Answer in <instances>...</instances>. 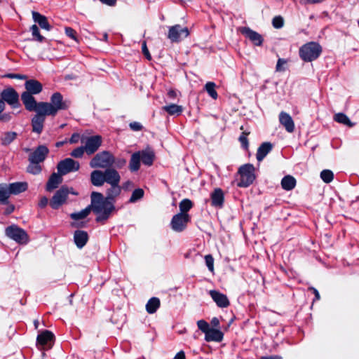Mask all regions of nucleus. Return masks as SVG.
Listing matches in <instances>:
<instances>
[{
    "instance_id": "nucleus-7",
    "label": "nucleus",
    "mask_w": 359,
    "mask_h": 359,
    "mask_svg": "<svg viewBox=\"0 0 359 359\" xmlns=\"http://www.w3.org/2000/svg\"><path fill=\"white\" fill-rule=\"evenodd\" d=\"M69 194H75L72 188H69L67 186H62L58 189L52 197L50 205L53 209L59 208L63 203H65Z\"/></svg>"
},
{
    "instance_id": "nucleus-22",
    "label": "nucleus",
    "mask_w": 359,
    "mask_h": 359,
    "mask_svg": "<svg viewBox=\"0 0 359 359\" xmlns=\"http://www.w3.org/2000/svg\"><path fill=\"white\" fill-rule=\"evenodd\" d=\"M211 205L214 207L222 208L224 201V192L220 188L215 189L210 194Z\"/></svg>"
},
{
    "instance_id": "nucleus-36",
    "label": "nucleus",
    "mask_w": 359,
    "mask_h": 359,
    "mask_svg": "<svg viewBox=\"0 0 359 359\" xmlns=\"http://www.w3.org/2000/svg\"><path fill=\"white\" fill-rule=\"evenodd\" d=\"M163 109L166 111L170 115H180L183 111V108L182 106L172 104L170 105H166L163 107Z\"/></svg>"
},
{
    "instance_id": "nucleus-48",
    "label": "nucleus",
    "mask_w": 359,
    "mask_h": 359,
    "mask_svg": "<svg viewBox=\"0 0 359 359\" xmlns=\"http://www.w3.org/2000/svg\"><path fill=\"white\" fill-rule=\"evenodd\" d=\"M84 152H86V149L83 146H81L74 149L70 155L74 158H81Z\"/></svg>"
},
{
    "instance_id": "nucleus-44",
    "label": "nucleus",
    "mask_w": 359,
    "mask_h": 359,
    "mask_svg": "<svg viewBox=\"0 0 359 359\" xmlns=\"http://www.w3.org/2000/svg\"><path fill=\"white\" fill-rule=\"evenodd\" d=\"M320 178L324 182L330 183L334 179V174L330 170H323L320 172Z\"/></svg>"
},
{
    "instance_id": "nucleus-18",
    "label": "nucleus",
    "mask_w": 359,
    "mask_h": 359,
    "mask_svg": "<svg viewBox=\"0 0 359 359\" xmlns=\"http://www.w3.org/2000/svg\"><path fill=\"white\" fill-rule=\"evenodd\" d=\"M104 182L110 185H118L121 181V176L118 172L112 168L105 169L104 171Z\"/></svg>"
},
{
    "instance_id": "nucleus-16",
    "label": "nucleus",
    "mask_w": 359,
    "mask_h": 359,
    "mask_svg": "<svg viewBox=\"0 0 359 359\" xmlns=\"http://www.w3.org/2000/svg\"><path fill=\"white\" fill-rule=\"evenodd\" d=\"M21 100L25 105V109L29 111H39L40 102H37L35 98L29 93H22Z\"/></svg>"
},
{
    "instance_id": "nucleus-24",
    "label": "nucleus",
    "mask_w": 359,
    "mask_h": 359,
    "mask_svg": "<svg viewBox=\"0 0 359 359\" xmlns=\"http://www.w3.org/2000/svg\"><path fill=\"white\" fill-rule=\"evenodd\" d=\"M62 175H60V174L53 172L49 177L46 186V189L48 191H51L53 189L58 187V186L62 183Z\"/></svg>"
},
{
    "instance_id": "nucleus-40",
    "label": "nucleus",
    "mask_w": 359,
    "mask_h": 359,
    "mask_svg": "<svg viewBox=\"0 0 359 359\" xmlns=\"http://www.w3.org/2000/svg\"><path fill=\"white\" fill-rule=\"evenodd\" d=\"M6 104L4 100L0 98V121L8 122L11 119V113H4Z\"/></svg>"
},
{
    "instance_id": "nucleus-3",
    "label": "nucleus",
    "mask_w": 359,
    "mask_h": 359,
    "mask_svg": "<svg viewBox=\"0 0 359 359\" xmlns=\"http://www.w3.org/2000/svg\"><path fill=\"white\" fill-rule=\"evenodd\" d=\"M322 53L321 46L314 41L308 42L300 47L299 55L300 58L306 62L316 60Z\"/></svg>"
},
{
    "instance_id": "nucleus-25",
    "label": "nucleus",
    "mask_w": 359,
    "mask_h": 359,
    "mask_svg": "<svg viewBox=\"0 0 359 359\" xmlns=\"http://www.w3.org/2000/svg\"><path fill=\"white\" fill-rule=\"evenodd\" d=\"M224 334L218 329L210 328V330L205 334V340L206 341H216L220 342L222 341Z\"/></svg>"
},
{
    "instance_id": "nucleus-10",
    "label": "nucleus",
    "mask_w": 359,
    "mask_h": 359,
    "mask_svg": "<svg viewBox=\"0 0 359 359\" xmlns=\"http://www.w3.org/2000/svg\"><path fill=\"white\" fill-rule=\"evenodd\" d=\"M190 220L191 217L189 214L177 213L172 217L170 226L173 231L182 232L187 228Z\"/></svg>"
},
{
    "instance_id": "nucleus-20",
    "label": "nucleus",
    "mask_w": 359,
    "mask_h": 359,
    "mask_svg": "<svg viewBox=\"0 0 359 359\" xmlns=\"http://www.w3.org/2000/svg\"><path fill=\"white\" fill-rule=\"evenodd\" d=\"M279 121L287 132L292 133L294 130V123L289 114L281 111L279 114Z\"/></svg>"
},
{
    "instance_id": "nucleus-1",
    "label": "nucleus",
    "mask_w": 359,
    "mask_h": 359,
    "mask_svg": "<svg viewBox=\"0 0 359 359\" xmlns=\"http://www.w3.org/2000/svg\"><path fill=\"white\" fill-rule=\"evenodd\" d=\"M90 208L94 213L97 214V222L107 220L114 209V205L109 201L103 197L101 193L93 191L90 196Z\"/></svg>"
},
{
    "instance_id": "nucleus-39",
    "label": "nucleus",
    "mask_w": 359,
    "mask_h": 359,
    "mask_svg": "<svg viewBox=\"0 0 359 359\" xmlns=\"http://www.w3.org/2000/svg\"><path fill=\"white\" fill-rule=\"evenodd\" d=\"M91 210V208L89 205L80 212L72 213L70 217L74 220L82 219L86 218L90 214Z\"/></svg>"
},
{
    "instance_id": "nucleus-13",
    "label": "nucleus",
    "mask_w": 359,
    "mask_h": 359,
    "mask_svg": "<svg viewBox=\"0 0 359 359\" xmlns=\"http://www.w3.org/2000/svg\"><path fill=\"white\" fill-rule=\"evenodd\" d=\"M26 151H30L28 161L29 163H42L47 157L49 149L45 145H39L33 151L29 149H25Z\"/></svg>"
},
{
    "instance_id": "nucleus-21",
    "label": "nucleus",
    "mask_w": 359,
    "mask_h": 359,
    "mask_svg": "<svg viewBox=\"0 0 359 359\" xmlns=\"http://www.w3.org/2000/svg\"><path fill=\"white\" fill-rule=\"evenodd\" d=\"M26 91L25 93H29L32 95H36L42 91V84L35 79L27 80L25 83Z\"/></svg>"
},
{
    "instance_id": "nucleus-5",
    "label": "nucleus",
    "mask_w": 359,
    "mask_h": 359,
    "mask_svg": "<svg viewBox=\"0 0 359 359\" xmlns=\"http://www.w3.org/2000/svg\"><path fill=\"white\" fill-rule=\"evenodd\" d=\"M240 175V181L237 185L239 187H248L252 184L255 180V167L253 165L247 163L241 165L238 171Z\"/></svg>"
},
{
    "instance_id": "nucleus-49",
    "label": "nucleus",
    "mask_w": 359,
    "mask_h": 359,
    "mask_svg": "<svg viewBox=\"0 0 359 359\" xmlns=\"http://www.w3.org/2000/svg\"><path fill=\"white\" fill-rule=\"evenodd\" d=\"M198 329L205 334L210 330V325L204 320H200L197 322Z\"/></svg>"
},
{
    "instance_id": "nucleus-34",
    "label": "nucleus",
    "mask_w": 359,
    "mask_h": 359,
    "mask_svg": "<svg viewBox=\"0 0 359 359\" xmlns=\"http://www.w3.org/2000/svg\"><path fill=\"white\" fill-rule=\"evenodd\" d=\"M160 306V300L157 297L151 298L146 304V310L149 313H154Z\"/></svg>"
},
{
    "instance_id": "nucleus-2",
    "label": "nucleus",
    "mask_w": 359,
    "mask_h": 359,
    "mask_svg": "<svg viewBox=\"0 0 359 359\" xmlns=\"http://www.w3.org/2000/svg\"><path fill=\"white\" fill-rule=\"evenodd\" d=\"M71 102L64 100L60 93H54L50 100V102H40V107H43L46 114L55 116L59 111L67 110L70 107Z\"/></svg>"
},
{
    "instance_id": "nucleus-29",
    "label": "nucleus",
    "mask_w": 359,
    "mask_h": 359,
    "mask_svg": "<svg viewBox=\"0 0 359 359\" xmlns=\"http://www.w3.org/2000/svg\"><path fill=\"white\" fill-rule=\"evenodd\" d=\"M11 194L17 195L25 191L28 188V184L25 182H18L8 184Z\"/></svg>"
},
{
    "instance_id": "nucleus-42",
    "label": "nucleus",
    "mask_w": 359,
    "mask_h": 359,
    "mask_svg": "<svg viewBox=\"0 0 359 359\" xmlns=\"http://www.w3.org/2000/svg\"><path fill=\"white\" fill-rule=\"evenodd\" d=\"M27 170L29 173L38 175L41 172L42 168L39 163H29Z\"/></svg>"
},
{
    "instance_id": "nucleus-32",
    "label": "nucleus",
    "mask_w": 359,
    "mask_h": 359,
    "mask_svg": "<svg viewBox=\"0 0 359 359\" xmlns=\"http://www.w3.org/2000/svg\"><path fill=\"white\" fill-rule=\"evenodd\" d=\"M140 154L135 152L132 154L129 162V169L131 172H136L140 168L141 156Z\"/></svg>"
},
{
    "instance_id": "nucleus-60",
    "label": "nucleus",
    "mask_w": 359,
    "mask_h": 359,
    "mask_svg": "<svg viewBox=\"0 0 359 359\" xmlns=\"http://www.w3.org/2000/svg\"><path fill=\"white\" fill-rule=\"evenodd\" d=\"M210 324L212 325V327H217L219 325V320L217 317H214L211 320Z\"/></svg>"
},
{
    "instance_id": "nucleus-54",
    "label": "nucleus",
    "mask_w": 359,
    "mask_h": 359,
    "mask_svg": "<svg viewBox=\"0 0 359 359\" xmlns=\"http://www.w3.org/2000/svg\"><path fill=\"white\" fill-rule=\"evenodd\" d=\"M129 126H130V129L133 131H140L142 129V124L140 123L136 122V121L130 123Z\"/></svg>"
},
{
    "instance_id": "nucleus-58",
    "label": "nucleus",
    "mask_w": 359,
    "mask_h": 359,
    "mask_svg": "<svg viewBox=\"0 0 359 359\" xmlns=\"http://www.w3.org/2000/svg\"><path fill=\"white\" fill-rule=\"evenodd\" d=\"M80 139V135L78 133H74L72 135L70 139H69V142L71 144H75V143H77L79 142Z\"/></svg>"
},
{
    "instance_id": "nucleus-52",
    "label": "nucleus",
    "mask_w": 359,
    "mask_h": 359,
    "mask_svg": "<svg viewBox=\"0 0 359 359\" xmlns=\"http://www.w3.org/2000/svg\"><path fill=\"white\" fill-rule=\"evenodd\" d=\"M287 60L283 58H279L277 61L276 71V72H284L285 67L284 65H286Z\"/></svg>"
},
{
    "instance_id": "nucleus-47",
    "label": "nucleus",
    "mask_w": 359,
    "mask_h": 359,
    "mask_svg": "<svg viewBox=\"0 0 359 359\" xmlns=\"http://www.w3.org/2000/svg\"><path fill=\"white\" fill-rule=\"evenodd\" d=\"M250 134L249 132H243L239 137V142H241L242 147L247 149L249 147V142L248 139V135Z\"/></svg>"
},
{
    "instance_id": "nucleus-55",
    "label": "nucleus",
    "mask_w": 359,
    "mask_h": 359,
    "mask_svg": "<svg viewBox=\"0 0 359 359\" xmlns=\"http://www.w3.org/2000/svg\"><path fill=\"white\" fill-rule=\"evenodd\" d=\"M142 53L144 54V55L146 57V58L149 60H150L151 59V56L149 53V51L147 47V44H146V42H143L142 45Z\"/></svg>"
},
{
    "instance_id": "nucleus-61",
    "label": "nucleus",
    "mask_w": 359,
    "mask_h": 359,
    "mask_svg": "<svg viewBox=\"0 0 359 359\" xmlns=\"http://www.w3.org/2000/svg\"><path fill=\"white\" fill-rule=\"evenodd\" d=\"M126 163V161L125 159L118 160L116 162V167L118 168H121Z\"/></svg>"
},
{
    "instance_id": "nucleus-4",
    "label": "nucleus",
    "mask_w": 359,
    "mask_h": 359,
    "mask_svg": "<svg viewBox=\"0 0 359 359\" xmlns=\"http://www.w3.org/2000/svg\"><path fill=\"white\" fill-rule=\"evenodd\" d=\"M115 163L114 155L108 151H102L96 154L90 161L93 168H109Z\"/></svg>"
},
{
    "instance_id": "nucleus-11",
    "label": "nucleus",
    "mask_w": 359,
    "mask_h": 359,
    "mask_svg": "<svg viewBox=\"0 0 359 359\" xmlns=\"http://www.w3.org/2000/svg\"><path fill=\"white\" fill-rule=\"evenodd\" d=\"M189 32L187 27H183L180 25H175L169 27L168 38L172 43L180 42L182 39L189 36Z\"/></svg>"
},
{
    "instance_id": "nucleus-53",
    "label": "nucleus",
    "mask_w": 359,
    "mask_h": 359,
    "mask_svg": "<svg viewBox=\"0 0 359 359\" xmlns=\"http://www.w3.org/2000/svg\"><path fill=\"white\" fill-rule=\"evenodd\" d=\"M65 34L69 38H71L74 40H76V32L74 29H72L71 27H65Z\"/></svg>"
},
{
    "instance_id": "nucleus-23",
    "label": "nucleus",
    "mask_w": 359,
    "mask_h": 359,
    "mask_svg": "<svg viewBox=\"0 0 359 359\" xmlns=\"http://www.w3.org/2000/svg\"><path fill=\"white\" fill-rule=\"evenodd\" d=\"M88 241V233L83 230H76L74 233V241L79 249L83 248Z\"/></svg>"
},
{
    "instance_id": "nucleus-45",
    "label": "nucleus",
    "mask_w": 359,
    "mask_h": 359,
    "mask_svg": "<svg viewBox=\"0 0 359 359\" xmlns=\"http://www.w3.org/2000/svg\"><path fill=\"white\" fill-rule=\"evenodd\" d=\"M17 137V134L15 132H7L2 137V143L4 145L11 144Z\"/></svg>"
},
{
    "instance_id": "nucleus-64",
    "label": "nucleus",
    "mask_w": 359,
    "mask_h": 359,
    "mask_svg": "<svg viewBox=\"0 0 359 359\" xmlns=\"http://www.w3.org/2000/svg\"><path fill=\"white\" fill-rule=\"evenodd\" d=\"M175 359H185V355L183 351L178 352L175 356Z\"/></svg>"
},
{
    "instance_id": "nucleus-8",
    "label": "nucleus",
    "mask_w": 359,
    "mask_h": 359,
    "mask_svg": "<svg viewBox=\"0 0 359 359\" xmlns=\"http://www.w3.org/2000/svg\"><path fill=\"white\" fill-rule=\"evenodd\" d=\"M0 98H1L4 104L7 103L12 108H18L20 107L19 94L12 87H8L4 88L0 93Z\"/></svg>"
},
{
    "instance_id": "nucleus-19",
    "label": "nucleus",
    "mask_w": 359,
    "mask_h": 359,
    "mask_svg": "<svg viewBox=\"0 0 359 359\" xmlns=\"http://www.w3.org/2000/svg\"><path fill=\"white\" fill-rule=\"evenodd\" d=\"M241 33L249 39L254 45L261 46L263 42V38L261 34L252 30L249 27H243L241 29Z\"/></svg>"
},
{
    "instance_id": "nucleus-33",
    "label": "nucleus",
    "mask_w": 359,
    "mask_h": 359,
    "mask_svg": "<svg viewBox=\"0 0 359 359\" xmlns=\"http://www.w3.org/2000/svg\"><path fill=\"white\" fill-rule=\"evenodd\" d=\"M296 180L291 175L285 176L281 180V186L284 190H292L296 186Z\"/></svg>"
},
{
    "instance_id": "nucleus-9",
    "label": "nucleus",
    "mask_w": 359,
    "mask_h": 359,
    "mask_svg": "<svg viewBox=\"0 0 359 359\" xmlns=\"http://www.w3.org/2000/svg\"><path fill=\"white\" fill-rule=\"evenodd\" d=\"M81 142L84 143L86 153L88 155L95 154L100 147L102 143V137L101 135H96L81 139Z\"/></svg>"
},
{
    "instance_id": "nucleus-15",
    "label": "nucleus",
    "mask_w": 359,
    "mask_h": 359,
    "mask_svg": "<svg viewBox=\"0 0 359 359\" xmlns=\"http://www.w3.org/2000/svg\"><path fill=\"white\" fill-rule=\"evenodd\" d=\"M53 339V334L49 330H44L38 334L36 344L41 346L42 349L47 350L52 347Z\"/></svg>"
},
{
    "instance_id": "nucleus-26",
    "label": "nucleus",
    "mask_w": 359,
    "mask_h": 359,
    "mask_svg": "<svg viewBox=\"0 0 359 359\" xmlns=\"http://www.w3.org/2000/svg\"><path fill=\"white\" fill-rule=\"evenodd\" d=\"M273 145L269 142H263L258 148L256 158L257 160L260 162L262 161L266 155L272 150Z\"/></svg>"
},
{
    "instance_id": "nucleus-31",
    "label": "nucleus",
    "mask_w": 359,
    "mask_h": 359,
    "mask_svg": "<svg viewBox=\"0 0 359 359\" xmlns=\"http://www.w3.org/2000/svg\"><path fill=\"white\" fill-rule=\"evenodd\" d=\"M121 189L119 184L111 185V187L107 191L106 199L109 201L114 205L116 198L121 194Z\"/></svg>"
},
{
    "instance_id": "nucleus-14",
    "label": "nucleus",
    "mask_w": 359,
    "mask_h": 359,
    "mask_svg": "<svg viewBox=\"0 0 359 359\" xmlns=\"http://www.w3.org/2000/svg\"><path fill=\"white\" fill-rule=\"evenodd\" d=\"M39 111H36V114L32 118V131L37 134L41 133L43 128V123L46 120V116H50L49 114H46L43 107L39 106Z\"/></svg>"
},
{
    "instance_id": "nucleus-62",
    "label": "nucleus",
    "mask_w": 359,
    "mask_h": 359,
    "mask_svg": "<svg viewBox=\"0 0 359 359\" xmlns=\"http://www.w3.org/2000/svg\"><path fill=\"white\" fill-rule=\"evenodd\" d=\"M15 207L13 205H9L7 207V208L5 210V214L6 215H10L14 211Z\"/></svg>"
},
{
    "instance_id": "nucleus-51",
    "label": "nucleus",
    "mask_w": 359,
    "mask_h": 359,
    "mask_svg": "<svg viewBox=\"0 0 359 359\" xmlns=\"http://www.w3.org/2000/svg\"><path fill=\"white\" fill-rule=\"evenodd\" d=\"M205 261L207 267L209 271L213 272L214 271V258L211 255H207L205 256Z\"/></svg>"
},
{
    "instance_id": "nucleus-56",
    "label": "nucleus",
    "mask_w": 359,
    "mask_h": 359,
    "mask_svg": "<svg viewBox=\"0 0 359 359\" xmlns=\"http://www.w3.org/2000/svg\"><path fill=\"white\" fill-rule=\"evenodd\" d=\"M4 76L9 79H18L21 80L25 79L27 78L25 75L18 74H6Z\"/></svg>"
},
{
    "instance_id": "nucleus-38",
    "label": "nucleus",
    "mask_w": 359,
    "mask_h": 359,
    "mask_svg": "<svg viewBox=\"0 0 359 359\" xmlns=\"http://www.w3.org/2000/svg\"><path fill=\"white\" fill-rule=\"evenodd\" d=\"M194 204L192 201L188 198H184L180 201L179 208L180 213L188 214L187 212L192 208Z\"/></svg>"
},
{
    "instance_id": "nucleus-28",
    "label": "nucleus",
    "mask_w": 359,
    "mask_h": 359,
    "mask_svg": "<svg viewBox=\"0 0 359 359\" xmlns=\"http://www.w3.org/2000/svg\"><path fill=\"white\" fill-rule=\"evenodd\" d=\"M90 182L95 187H101L104 184V171L95 170L90 173Z\"/></svg>"
},
{
    "instance_id": "nucleus-46",
    "label": "nucleus",
    "mask_w": 359,
    "mask_h": 359,
    "mask_svg": "<svg viewBox=\"0 0 359 359\" xmlns=\"http://www.w3.org/2000/svg\"><path fill=\"white\" fill-rule=\"evenodd\" d=\"M30 31L32 32L33 37L37 41L42 42L45 39V38L42 35H41L39 27L36 25H33L31 27Z\"/></svg>"
},
{
    "instance_id": "nucleus-27",
    "label": "nucleus",
    "mask_w": 359,
    "mask_h": 359,
    "mask_svg": "<svg viewBox=\"0 0 359 359\" xmlns=\"http://www.w3.org/2000/svg\"><path fill=\"white\" fill-rule=\"evenodd\" d=\"M32 18L34 21L38 23L41 28L48 31L50 30L51 26L50 25L46 16L36 11H32Z\"/></svg>"
},
{
    "instance_id": "nucleus-43",
    "label": "nucleus",
    "mask_w": 359,
    "mask_h": 359,
    "mask_svg": "<svg viewBox=\"0 0 359 359\" xmlns=\"http://www.w3.org/2000/svg\"><path fill=\"white\" fill-rule=\"evenodd\" d=\"M215 83L213 82H208L205 86V89L208 92V95L213 99L217 98V93L215 89Z\"/></svg>"
},
{
    "instance_id": "nucleus-6",
    "label": "nucleus",
    "mask_w": 359,
    "mask_h": 359,
    "mask_svg": "<svg viewBox=\"0 0 359 359\" xmlns=\"http://www.w3.org/2000/svg\"><path fill=\"white\" fill-rule=\"evenodd\" d=\"M6 235L19 244H27L29 236L27 232L17 225L13 224L6 228Z\"/></svg>"
},
{
    "instance_id": "nucleus-30",
    "label": "nucleus",
    "mask_w": 359,
    "mask_h": 359,
    "mask_svg": "<svg viewBox=\"0 0 359 359\" xmlns=\"http://www.w3.org/2000/svg\"><path fill=\"white\" fill-rule=\"evenodd\" d=\"M137 152L140 154V155L141 156V161L144 165L150 166L153 164L155 155L152 150L146 149L139 151Z\"/></svg>"
},
{
    "instance_id": "nucleus-57",
    "label": "nucleus",
    "mask_w": 359,
    "mask_h": 359,
    "mask_svg": "<svg viewBox=\"0 0 359 359\" xmlns=\"http://www.w3.org/2000/svg\"><path fill=\"white\" fill-rule=\"evenodd\" d=\"M48 203V198L46 196H43L40 199V201L39 202V206L41 208H43L47 205Z\"/></svg>"
},
{
    "instance_id": "nucleus-37",
    "label": "nucleus",
    "mask_w": 359,
    "mask_h": 359,
    "mask_svg": "<svg viewBox=\"0 0 359 359\" xmlns=\"http://www.w3.org/2000/svg\"><path fill=\"white\" fill-rule=\"evenodd\" d=\"M334 120L339 123L344 124L348 127H353L355 123H352L349 118L344 113H338L334 116Z\"/></svg>"
},
{
    "instance_id": "nucleus-17",
    "label": "nucleus",
    "mask_w": 359,
    "mask_h": 359,
    "mask_svg": "<svg viewBox=\"0 0 359 359\" xmlns=\"http://www.w3.org/2000/svg\"><path fill=\"white\" fill-rule=\"evenodd\" d=\"M209 294L218 307L226 308L229 306L230 302L226 294L215 290H210Z\"/></svg>"
},
{
    "instance_id": "nucleus-12",
    "label": "nucleus",
    "mask_w": 359,
    "mask_h": 359,
    "mask_svg": "<svg viewBox=\"0 0 359 359\" xmlns=\"http://www.w3.org/2000/svg\"><path fill=\"white\" fill-rule=\"evenodd\" d=\"M79 168V163L70 158L60 161L57 165V171L60 175H65L69 172L77 171Z\"/></svg>"
},
{
    "instance_id": "nucleus-50",
    "label": "nucleus",
    "mask_w": 359,
    "mask_h": 359,
    "mask_svg": "<svg viewBox=\"0 0 359 359\" xmlns=\"http://www.w3.org/2000/svg\"><path fill=\"white\" fill-rule=\"evenodd\" d=\"M272 25L276 29L282 28L284 25V20L281 16H276L273 18Z\"/></svg>"
},
{
    "instance_id": "nucleus-35",
    "label": "nucleus",
    "mask_w": 359,
    "mask_h": 359,
    "mask_svg": "<svg viewBox=\"0 0 359 359\" xmlns=\"http://www.w3.org/2000/svg\"><path fill=\"white\" fill-rule=\"evenodd\" d=\"M11 195L7 184H0V203L7 204L8 199Z\"/></svg>"
},
{
    "instance_id": "nucleus-59",
    "label": "nucleus",
    "mask_w": 359,
    "mask_h": 359,
    "mask_svg": "<svg viewBox=\"0 0 359 359\" xmlns=\"http://www.w3.org/2000/svg\"><path fill=\"white\" fill-rule=\"evenodd\" d=\"M102 4L109 6H114L117 0H100Z\"/></svg>"
},
{
    "instance_id": "nucleus-63",
    "label": "nucleus",
    "mask_w": 359,
    "mask_h": 359,
    "mask_svg": "<svg viewBox=\"0 0 359 359\" xmlns=\"http://www.w3.org/2000/svg\"><path fill=\"white\" fill-rule=\"evenodd\" d=\"M309 290H312L313 294H315V299L314 300H319L320 299V294L318 291L314 288V287H310Z\"/></svg>"
},
{
    "instance_id": "nucleus-41",
    "label": "nucleus",
    "mask_w": 359,
    "mask_h": 359,
    "mask_svg": "<svg viewBox=\"0 0 359 359\" xmlns=\"http://www.w3.org/2000/svg\"><path fill=\"white\" fill-rule=\"evenodd\" d=\"M144 190L142 189H135L133 193H132V195L129 199V203H135L136 201L140 200L141 198H143L144 196Z\"/></svg>"
}]
</instances>
